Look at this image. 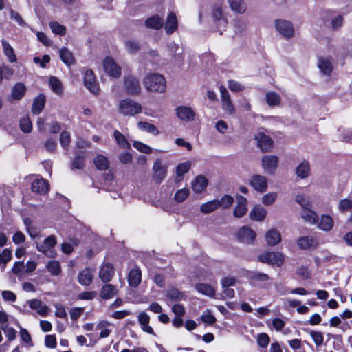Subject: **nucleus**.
Here are the masks:
<instances>
[{
	"label": "nucleus",
	"instance_id": "obj_1",
	"mask_svg": "<svg viewBox=\"0 0 352 352\" xmlns=\"http://www.w3.org/2000/svg\"><path fill=\"white\" fill-rule=\"evenodd\" d=\"M144 88L151 93H164L166 81L164 76L159 73H148L143 78Z\"/></svg>",
	"mask_w": 352,
	"mask_h": 352
},
{
	"label": "nucleus",
	"instance_id": "obj_2",
	"mask_svg": "<svg viewBox=\"0 0 352 352\" xmlns=\"http://www.w3.org/2000/svg\"><path fill=\"white\" fill-rule=\"evenodd\" d=\"M118 111L124 116H134L142 112V106L131 99H124L119 102Z\"/></svg>",
	"mask_w": 352,
	"mask_h": 352
},
{
	"label": "nucleus",
	"instance_id": "obj_3",
	"mask_svg": "<svg viewBox=\"0 0 352 352\" xmlns=\"http://www.w3.org/2000/svg\"><path fill=\"white\" fill-rule=\"evenodd\" d=\"M56 238L54 235L49 236L41 243H36V249L49 258H54L56 255L55 247L56 245Z\"/></svg>",
	"mask_w": 352,
	"mask_h": 352
},
{
	"label": "nucleus",
	"instance_id": "obj_4",
	"mask_svg": "<svg viewBox=\"0 0 352 352\" xmlns=\"http://www.w3.org/2000/svg\"><path fill=\"white\" fill-rule=\"evenodd\" d=\"M259 261L272 265L281 266L285 261V255L280 252H265L258 256Z\"/></svg>",
	"mask_w": 352,
	"mask_h": 352
},
{
	"label": "nucleus",
	"instance_id": "obj_5",
	"mask_svg": "<svg viewBox=\"0 0 352 352\" xmlns=\"http://www.w3.org/2000/svg\"><path fill=\"white\" fill-rule=\"evenodd\" d=\"M104 72L111 78H118L122 74L120 66L111 57H107L102 61Z\"/></svg>",
	"mask_w": 352,
	"mask_h": 352
},
{
	"label": "nucleus",
	"instance_id": "obj_6",
	"mask_svg": "<svg viewBox=\"0 0 352 352\" xmlns=\"http://www.w3.org/2000/svg\"><path fill=\"white\" fill-rule=\"evenodd\" d=\"M248 183L255 191L259 193L265 192L268 188L267 177L261 175L255 174L252 175Z\"/></svg>",
	"mask_w": 352,
	"mask_h": 352
},
{
	"label": "nucleus",
	"instance_id": "obj_7",
	"mask_svg": "<svg viewBox=\"0 0 352 352\" xmlns=\"http://www.w3.org/2000/svg\"><path fill=\"white\" fill-rule=\"evenodd\" d=\"M275 28L279 34L286 38L294 36V28L289 21L282 19L276 20Z\"/></svg>",
	"mask_w": 352,
	"mask_h": 352
},
{
	"label": "nucleus",
	"instance_id": "obj_8",
	"mask_svg": "<svg viewBox=\"0 0 352 352\" xmlns=\"http://www.w3.org/2000/svg\"><path fill=\"white\" fill-rule=\"evenodd\" d=\"M254 140L262 152H269L272 150L274 142L270 136L265 135L263 132L258 131L254 135Z\"/></svg>",
	"mask_w": 352,
	"mask_h": 352
},
{
	"label": "nucleus",
	"instance_id": "obj_9",
	"mask_svg": "<svg viewBox=\"0 0 352 352\" xmlns=\"http://www.w3.org/2000/svg\"><path fill=\"white\" fill-rule=\"evenodd\" d=\"M278 158L275 155H265L261 160L263 170L270 175L275 173L278 168Z\"/></svg>",
	"mask_w": 352,
	"mask_h": 352
},
{
	"label": "nucleus",
	"instance_id": "obj_10",
	"mask_svg": "<svg viewBox=\"0 0 352 352\" xmlns=\"http://www.w3.org/2000/svg\"><path fill=\"white\" fill-rule=\"evenodd\" d=\"M219 91L221 93L222 109L228 115L234 114L235 113V109L230 100L229 92L223 85L220 86Z\"/></svg>",
	"mask_w": 352,
	"mask_h": 352
},
{
	"label": "nucleus",
	"instance_id": "obj_11",
	"mask_svg": "<svg viewBox=\"0 0 352 352\" xmlns=\"http://www.w3.org/2000/svg\"><path fill=\"white\" fill-rule=\"evenodd\" d=\"M84 84L87 89L94 94H98L100 89L96 76L92 70L88 69L84 74Z\"/></svg>",
	"mask_w": 352,
	"mask_h": 352
},
{
	"label": "nucleus",
	"instance_id": "obj_12",
	"mask_svg": "<svg viewBox=\"0 0 352 352\" xmlns=\"http://www.w3.org/2000/svg\"><path fill=\"white\" fill-rule=\"evenodd\" d=\"M212 17L214 22L219 28H225L226 27L228 24L227 17L221 6H214L212 11Z\"/></svg>",
	"mask_w": 352,
	"mask_h": 352
},
{
	"label": "nucleus",
	"instance_id": "obj_13",
	"mask_svg": "<svg viewBox=\"0 0 352 352\" xmlns=\"http://www.w3.org/2000/svg\"><path fill=\"white\" fill-rule=\"evenodd\" d=\"M124 85L129 94H137L140 92L141 88L139 80L133 76H125Z\"/></svg>",
	"mask_w": 352,
	"mask_h": 352
},
{
	"label": "nucleus",
	"instance_id": "obj_14",
	"mask_svg": "<svg viewBox=\"0 0 352 352\" xmlns=\"http://www.w3.org/2000/svg\"><path fill=\"white\" fill-rule=\"evenodd\" d=\"M167 167L161 160H157L153 164L154 179L156 182L160 184L166 177Z\"/></svg>",
	"mask_w": 352,
	"mask_h": 352
},
{
	"label": "nucleus",
	"instance_id": "obj_15",
	"mask_svg": "<svg viewBox=\"0 0 352 352\" xmlns=\"http://www.w3.org/2000/svg\"><path fill=\"white\" fill-rule=\"evenodd\" d=\"M238 239L245 243H252L256 238L255 232L248 227H242L237 232Z\"/></svg>",
	"mask_w": 352,
	"mask_h": 352
},
{
	"label": "nucleus",
	"instance_id": "obj_16",
	"mask_svg": "<svg viewBox=\"0 0 352 352\" xmlns=\"http://www.w3.org/2000/svg\"><path fill=\"white\" fill-rule=\"evenodd\" d=\"M95 272L94 268L87 267L84 269L78 275V283L82 285H89L93 282Z\"/></svg>",
	"mask_w": 352,
	"mask_h": 352
},
{
	"label": "nucleus",
	"instance_id": "obj_17",
	"mask_svg": "<svg viewBox=\"0 0 352 352\" xmlns=\"http://www.w3.org/2000/svg\"><path fill=\"white\" fill-rule=\"evenodd\" d=\"M114 276V267L109 263H103L99 271V278L104 283L109 282Z\"/></svg>",
	"mask_w": 352,
	"mask_h": 352
},
{
	"label": "nucleus",
	"instance_id": "obj_18",
	"mask_svg": "<svg viewBox=\"0 0 352 352\" xmlns=\"http://www.w3.org/2000/svg\"><path fill=\"white\" fill-rule=\"evenodd\" d=\"M316 225L318 229L324 232H329L333 228L334 220L329 214H322L320 217H318V221Z\"/></svg>",
	"mask_w": 352,
	"mask_h": 352
},
{
	"label": "nucleus",
	"instance_id": "obj_19",
	"mask_svg": "<svg viewBox=\"0 0 352 352\" xmlns=\"http://www.w3.org/2000/svg\"><path fill=\"white\" fill-rule=\"evenodd\" d=\"M177 116L182 121H192L195 117V111L189 107L180 106L177 108Z\"/></svg>",
	"mask_w": 352,
	"mask_h": 352
},
{
	"label": "nucleus",
	"instance_id": "obj_20",
	"mask_svg": "<svg viewBox=\"0 0 352 352\" xmlns=\"http://www.w3.org/2000/svg\"><path fill=\"white\" fill-rule=\"evenodd\" d=\"M237 205L234 210V216L241 218L248 212V200L241 195H236Z\"/></svg>",
	"mask_w": 352,
	"mask_h": 352
},
{
	"label": "nucleus",
	"instance_id": "obj_21",
	"mask_svg": "<svg viewBox=\"0 0 352 352\" xmlns=\"http://www.w3.org/2000/svg\"><path fill=\"white\" fill-rule=\"evenodd\" d=\"M32 190L41 195L46 194L50 190L48 181L43 178L35 179L32 184Z\"/></svg>",
	"mask_w": 352,
	"mask_h": 352
},
{
	"label": "nucleus",
	"instance_id": "obj_22",
	"mask_svg": "<svg viewBox=\"0 0 352 352\" xmlns=\"http://www.w3.org/2000/svg\"><path fill=\"white\" fill-rule=\"evenodd\" d=\"M28 304L31 309L36 310L37 314L43 317L47 316L50 311V308L38 299L28 300Z\"/></svg>",
	"mask_w": 352,
	"mask_h": 352
},
{
	"label": "nucleus",
	"instance_id": "obj_23",
	"mask_svg": "<svg viewBox=\"0 0 352 352\" xmlns=\"http://www.w3.org/2000/svg\"><path fill=\"white\" fill-rule=\"evenodd\" d=\"M318 244V239L312 236H302L297 241L298 248L302 250H308L316 248Z\"/></svg>",
	"mask_w": 352,
	"mask_h": 352
},
{
	"label": "nucleus",
	"instance_id": "obj_24",
	"mask_svg": "<svg viewBox=\"0 0 352 352\" xmlns=\"http://www.w3.org/2000/svg\"><path fill=\"white\" fill-rule=\"evenodd\" d=\"M267 210L262 206L256 205L250 212V218L254 221H263L267 216Z\"/></svg>",
	"mask_w": 352,
	"mask_h": 352
},
{
	"label": "nucleus",
	"instance_id": "obj_25",
	"mask_svg": "<svg viewBox=\"0 0 352 352\" xmlns=\"http://www.w3.org/2000/svg\"><path fill=\"white\" fill-rule=\"evenodd\" d=\"M265 240L268 245L275 246L281 242L282 236L278 230L272 228L266 232Z\"/></svg>",
	"mask_w": 352,
	"mask_h": 352
},
{
	"label": "nucleus",
	"instance_id": "obj_26",
	"mask_svg": "<svg viewBox=\"0 0 352 352\" xmlns=\"http://www.w3.org/2000/svg\"><path fill=\"white\" fill-rule=\"evenodd\" d=\"M195 290L206 296L214 298L216 293L214 286L208 283H198L195 285Z\"/></svg>",
	"mask_w": 352,
	"mask_h": 352
},
{
	"label": "nucleus",
	"instance_id": "obj_27",
	"mask_svg": "<svg viewBox=\"0 0 352 352\" xmlns=\"http://www.w3.org/2000/svg\"><path fill=\"white\" fill-rule=\"evenodd\" d=\"M138 322L141 329L149 334H154L153 328L148 325L150 321L149 316L144 311H141L138 316Z\"/></svg>",
	"mask_w": 352,
	"mask_h": 352
},
{
	"label": "nucleus",
	"instance_id": "obj_28",
	"mask_svg": "<svg viewBox=\"0 0 352 352\" xmlns=\"http://www.w3.org/2000/svg\"><path fill=\"white\" fill-rule=\"evenodd\" d=\"M296 175L303 179L309 177L310 174V164L308 161L303 160L296 168Z\"/></svg>",
	"mask_w": 352,
	"mask_h": 352
},
{
	"label": "nucleus",
	"instance_id": "obj_29",
	"mask_svg": "<svg viewBox=\"0 0 352 352\" xmlns=\"http://www.w3.org/2000/svg\"><path fill=\"white\" fill-rule=\"evenodd\" d=\"M118 289L111 284H106L101 288L100 296L103 299H111L118 294Z\"/></svg>",
	"mask_w": 352,
	"mask_h": 352
},
{
	"label": "nucleus",
	"instance_id": "obj_30",
	"mask_svg": "<svg viewBox=\"0 0 352 352\" xmlns=\"http://www.w3.org/2000/svg\"><path fill=\"white\" fill-rule=\"evenodd\" d=\"M142 278L141 270L139 268L131 270L128 276V282L131 287H136Z\"/></svg>",
	"mask_w": 352,
	"mask_h": 352
},
{
	"label": "nucleus",
	"instance_id": "obj_31",
	"mask_svg": "<svg viewBox=\"0 0 352 352\" xmlns=\"http://www.w3.org/2000/svg\"><path fill=\"white\" fill-rule=\"evenodd\" d=\"M318 67L323 74H329L332 71V59L329 57L319 58Z\"/></svg>",
	"mask_w": 352,
	"mask_h": 352
},
{
	"label": "nucleus",
	"instance_id": "obj_32",
	"mask_svg": "<svg viewBox=\"0 0 352 352\" xmlns=\"http://www.w3.org/2000/svg\"><path fill=\"white\" fill-rule=\"evenodd\" d=\"M208 185L207 179L201 175L197 176L192 182V188L196 193H199L205 190Z\"/></svg>",
	"mask_w": 352,
	"mask_h": 352
},
{
	"label": "nucleus",
	"instance_id": "obj_33",
	"mask_svg": "<svg viewBox=\"0 0 352 352\" xmlns=\"http://www.w3.org/2000/svg\"><path fill=\"white\" fill-rule=\"evenodd\" d=\"M301 217L305 221L311 224L316 225L318 221V214L311 208H308L302 210Z\"/></svg>",
	"mask_w": 352,
	"mask_h": 352
},
{
	"label": "nucleus",
	"instance_id": "obj_34",
	"mask_svg": "<svg viewBox=\"0 0 352 352\" xmlns=\"http://www.w3.org/2000/svg\"><path fill=\"white\" fill-rule=\"evenodd\" d=\"M230 9L238 14H242L246 11L247 7L244 0H228Z\"/></svg>",
	"mask_w": 352,
	"mask_h": 352
},
{
	"label": "nucleus",
	"instance_id": "obj_35",
	"mask_svg": "<svg viewBox=\"0 0 352 352\" xmlns=\"http://www.w3.org/2000/svg\"><path fill=\"white\" fill-rule=\"evenodd\" d=\"M177 28V19L175 14L170 12L165 24V30L167 34H172Z\"/></svg>",
	"mask_w": 352,
	"mask_h": 352
},
{
	"label": "nucleus",
	"instance_id": "obj_36",
	"mask_svg": "<svg viewBox=\"0 0 352 352\" xmlns=\"http://www.w3.org/2000/svg\"><path fill=\"white\" fill-rule=\"evenodd\" d=\"M94 163L96 168L99 170H106L109 166V160L102 154H98L95 157Z\"/></svg>",
	"mask_w": 352,
	"mask_h": 352
},
{
	"label": "nucleus",
	"instance_id": "obj_37",
	"mask_svg": "<svg viewBox=\"0 0 352 352\" xmlns=\"http://www.w3.org/2000/svg\"><path fill=\"white\" fill-rule=\"evenodd\" d=\"M111 326V324L109 322H108L107 321L102 320L97 324L95 329L100 331V338H107L112 331L111 329H109Z\"/></svg>",
	"mask_w": 352,
	"mask_h": 352
},
{
	"label": "nucleus",
	"instance_id": "obj_38",
	"mask_svg": "<svg viewBox=\"0 0 352 352\" xmlns=\"http://www.w3.org/2000/svg\"><path fill=\"white\" fill-rule=\"evenodd\" d=\"M45 104V98L44 95L39 94L34 100L32 112L34 114H39L43 109Z\"/></svg>",
	"mask_w": 352,
	"mask_h": 352
},
{
	"label": "nucleus",
	"instance_id": "obj_39",
	"mask_svg": "<svg viewBox=\"0 0 352 352\" xmlns=\"http://www.w3.org/2000/svg\"><path fill=\"white\" fill-rule=\"evenodd\" d=\"M249 277L251 280L263 284V287H265L269 285L267 281L270 280V278L266 274L261 272H252L250 274Z\"/></svg>",
	"mask_w": 352,
	"mask_h": 352
},
{
	"label": "nucleus",
	"instance_id": "obj_40",
	"mask_svg": "<svg viewBox=\"0 0 352 352\" xmlns=\"http://www.w3.org/2000/svg\"><path fill=\"white\" fill-rule=\"evenodd\" d=\"M26 87L22 82H17L14 85L12 90V98L14 100L21 99L25 94Z\"/></svg>",
	"mask_w": 352,
	"mask_h": 352
},
{
	"label": "nucleus",
	"instance_id": "obj_41",
	"mask_svg": "<svg viewBox=\"0 0 352 352\" xmlns=\"http://www.w3.org/2000/svg\"><path fill=\"white\" fill-rule=\"evenodd\" d=\"M163 19L159 16H151L145 21L146 26L153 29H160L163 26Z\"/></svg>",
	"mask_w": 352,
	"mask_h": 352
},
{
	"label": "nucleus",
	"instance_id": "obj_42",
	"mask_svg": "<svg viewBox=\"0 0 352 352\" xmlns=\"http://www.w3.org/2000/svg\"><path fill=\"white\" fill-rule=\"evenodd\" d=\"M49 84L53 92L58 95L63 94V86L56 77L51 76L50 78Z\"/></svg>",
	"mask_w": 352,
	"mask_h": 352
},
{
	"label": "nucleus",
	"instance_id": "obj_43",
	"mask_svg": "<svg viewBox=\"0 0 352 352\" xmlns=\"http://www.w3.org/2000/svg\"><path fill=\"white\" fill-rule=\"evenodd\" d=\"M113 136L116 143L122 148L127 149L130 148V144L128 142L126 137L119 131L116 130Z\"/></svg>",
	"mask_w": 352,
	"mask_h": 352
},
{
	"label": "nucleus",
	"instance_id": "obj_44",
	"mask_svg": "<svg viewBox=\"0 0 352 352\" xmlns=\"http://www.w3.org/2000/svg\"><path fill=\"white\" fill-rule=\"evenodd\" d=\"M138 127L140 129V130H142V131H145L149 133H151L154 135H157L160 134V131L159 130L157 129V127L152 124H150L147 122H139L138 123Z\"/></svg>",
	"mask_w": 352,
	"mask_h": 352
},
{
	"label": "nucleus",
	"instance_id": "obj_45",
	"mask_svg": "<svg viewBox=\"0 0 352 352\" xmlns=\"http://www.w3.org/2000/svg\"><path fill=\"white\" fill-rule=\"evenodd\" d=\"M219 208L217 199H214L203 204L200 207V210L204 214L210 213Z\"/></svg>",
	"mask_w": 352,
	"mask_h": 352
},
{
	"label": "nucleus",
	"instance_id": "obj_46",
	"mask_svg": "<svg viewBox=\"0 0 352 352\" xmlns=\"http://www.w3.org/2000/svg\"><path fill=\"white\" fill-rule=\"evenodd\" d=\"M1 42L3 48V52L9 60L12 63L16 61V57L14 54L12 47L6 40H2Z\"/></svg>",
	"mask_w": 352,
	"mask_h": 352
},
{
	"label": "nucleus",
	"instance_id": "obj_47",
	"mask_svg": "<svg viewBox=\"0 0 352 352\" xmlns=\"http://www.w3.org/2000/svg\"><path fill=\"white\" fill-rule=\"evenodd\" d=\"M124 47L129 54H134L140 49L139 43L133 39H127L124 42Z\"/></svg>",
	"mask_w": 352,
	"mask_h": 352
},
{
	"label": "nucleus",
	"instance_id": "obj_48",
	"mask_svg": "<svg viewBox=\"0 0 352 352\" xmlns=\"http://www.w3.org/2000/svg\"><path fill=\"white\" fill-rule=\"evenodd\" d=\"M266 102L269 106H278L280 104L281 98L276 92H267L265 94Z\"/></svg>",
	"mask_w": 352,
	"mask_h": 352
},
{
	"label": "nucleus",
	"instance_id": "obj_49",
	"mask_svg": "<svg viewBox=\"0 0 352 352\" xmlns=\"http://www.w3.org/2000/svg\"><path fill=\"white\" fill-rule=\"evenodd\" d=\"M256 339L258 345L262 349H266L270 342V338L266 333H258Z\"/></svg>",
	"mask_w": 352,
	"mask_h": 352
},
{
	"label": "nucleus",
	"instance_id": "obj_50",
	"mask_svg": "<svg viewBox=\"0 0 352 352\" xmlns=\"http://www.w3.org/2000/svg\"><path fill=\"white\" fill-rule=\"evenodd\" d=\"M278 194L275 192H270L264 195L262 197V204L265 206L272 205L277 199Z\"/></svg>",
	"mask_w": 352,
	"mask_h": 352
},
{
	"label": "nucleus",
	"instance_id": "obj_51",
	"mask_svg": "<svg viewBox=\"0 0 352 352\" xmlns=\"http://www.w3.org/2000/svg\"><path fill=\"white\" fill-rule=\"evenodd\" d=\"M296 201L299 204L303 210L307 209L308 208H311V202L309 197L304 195H298L295 199Z\"/></svg>",
	"mask_w": 352,
	"mask_h": 352
},
{
	"label": "nucleus",
	"instance_id": "obj_52",
	"mask_svg": "<svg viewBox=\"0 0 352 352\" xmlns=\"http://www.w3.org/2000/svg\"><path fill=\"white\" fill-rule=\"evenodd\" d=\"M201 320L204 323L212 325L217 321L216 318L212 314L211 311L208 309L203 312L201 316Z\"/></svg>",
	"mask_w": 352,
	"mask_h": 352
},
{
	"label": "nucleus",
	"instance_id": "obj_53",
	"mask_svg": "<svg viewBox=\"0 0 352 352\" xmlns=\"http://www.w3.org/2000/svg\"><path fill=\"white\" fill-rule=\"evenodd\" d=\"M32 122L28 116H23L20 120V129L24 133H30L32 131Z\"/></svg>",
	"mask_w": 352,
	"mask_h": 352
},
{
	"label": "nucleus",
	"instance_id": "obj_54",
	"mask_svg": "<svg viewBox=\"0 0 352 352\" xmlns=\"http://www.w3.org/2000/svg\"><path fill=\"white\" fill-rule=\"evenodd\" d=\"M1 329L3 331L6 336L7 337L9 341L14 340L16 338V330L12 327L8 326V324H3L1 327Z\"/></svg>",
	"mask_w": 352,
	"mask_h": 352
},
{
	"label": "nucleus",
	"instance_id": "obj_55",
	"mask_svg": "<svg viewBox=\"0 0 352 352\" xmlns=\"http://www.w3.org/2000/svg\"><path fill=\"white\" fill-rule=\"evenodd\" d=\"M217 202L219 203V208H228L232 205L234 198L230 195H226L221 199H217Z\"/></svg>",
	"mask_w": 352,
	"mask_h": 352
},
{
	"label": "nucleus",
	"instance_id": "obj_56",
	"mask_svg": "<svg viewBox=\"0 0 352 352\" xmlns=\"http://www.w3.org/2000/svg\"><path fill=\"white\" fill-rule=\"evenodd\" d=\"M80 239L79 237L70 236L67 241V254L72 252L75 248L78 247L80 245Z\"/></svg>",
	"mask_w": 352,
	"mask_h": 352
},
{
	"label": "nucleus",
	"instance_id": "obj_57",
	"mask_svg": "<svg viewBox=\"0 0 352 352\" xmlns=\"http://www.w3.org/2000/svg\"><path fill=\"white\" fill-rule=\"evenodd\" d=\"M50 27L52 32L55 34L64 35L65 33V26L60 25L56 21H52L50 23Z\"/></svg>",
	"mask_w": 352,
	"mask_h": 352
},
{
	"label": "nucleus",
	"instance_id": "obj_58",
	"mask_svg": "<svg viewBox=\"0 0 352 352\" xmlns=\"http://www.w3.org/2000/svg\"><path fill=\"white\" fill-rule=\"evenodd\" d=\"M48 271L52 275H58L60 272V265L57 261H51L47 265Z\"/></svg>",
	"mask_w": 352,
	"mask_h": 352
},
{
	"label": "nucleus",
	"instance_id": "obj_59",
	"mask_svg": "<svg viewBox=\"0 0 352 352\" xmlns=\"http://www.w3.org/2000/svg\"><path fill=\"white\" fill-rule=\"evenodd\" d=\"M189 195V190L187 188H182L178 190L174 196V199L177 202L181 203L184 201Z\"/></svg>",
	"mask_w": 352,
	"mask_h": 352
},
{
	"label": "nucleus",
	"instance_id": "obj_60",
	"mask_svg": "<svg viewBox=\"0 0 352 352\" xmlns=\"http://www.w3.org/2000/svg\"><path fill=\"white\" fill-rule=\"evenodd\" d=\"M190 166L191 163L190 162H185L179 164L176 168L177 177H182L189 170Z\"/></svg>",
	"mask_w": 352,
	"mask_h": 352
},
{
	"label": "nucleus",
	"instance_id": "obj_61",
	"mask_svg": "<svg viewBox=\"0 0 352 352\" xmlns=\"http://www.w3.org/2000/svg\"><path fill=\"white\" fill-rule=\"evenodd\" d=\"M133 145L138 151H139L140 152H142L143 153L148 154L152 152V148L149 146H148L141 142L135 141L133 142Z\"/></svg>",
	"mask_w": 352,
	"mask_h": 352
},
{
	"label": "nucleus",
	"instance_id": "obj_62",
	"mask_svg": "<svg viewBox=\"0 0 352 352\" xmlns=\"http://www.w3.org/2000/svg\"><path fill=\"white\" fill-rule=\"evenodd\" d=\"M340 140L352 142V129H339Z\"/></svg>",
	"mask_w": 352,
	"mask_h": 352
},
{
	"label": "nucleus",
	"instance_id": "obj_63",
	"mask_svg": "<svg viewBox=\"0 0 352 352\" xmlns=\"http://www.w3.org/2000/svg\"><path fill=\"white\" fill-rule=\"evenodd\" d=\"M352 208V201L349 199H344L340 201L338 209L340 212H344Z\"/></svg>",
	"mask_w": 352,
	"mask_h": 352
},
{
	"label": "nucleus",
	"instance_id": "obj_64",
	"mask_svg": "<svg viewBox=\"0 0 352 352\" xmlns=\"http://www.w3.org/2000/svg\"><path fill=\"white\" fill-rule=\"evenodd\" d=\"M235 33H241L246 28L245 22L241 19H236L233 21Z\"/></svg>",
	"mask_w": 352,
	"mask_h": 352
}]
</instances>
